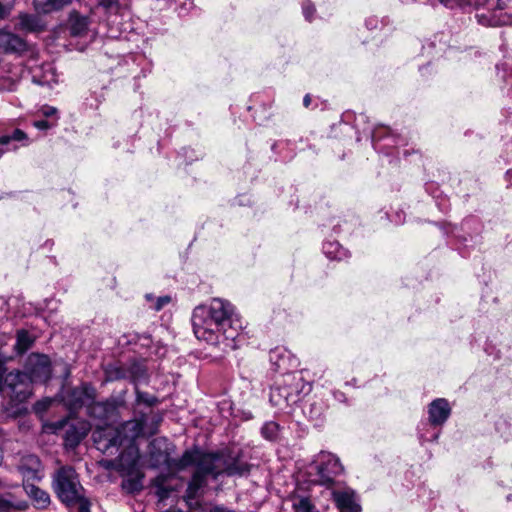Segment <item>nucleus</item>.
Segmentation results:
<instances>
[{"instance_id": "obj_26", "label": "nucleus", "mask_w": 512, "mask_h": 512, "mask_svg": "<svg viewBox=\"0 0 512 512\" xmlns=\"http://www.w3.org/2000/svg\"><path fill=\"white\" fill-rule=\"evenodd\" d=\"M128 372L134 379H141L146 376V367L141 361H132L128 365Z\"/></svg>"}, {"instance_id": "obj_5", "label": "nucleus", "mask_w": 512, "mask_h": 512, "mask_svg": "<svg viewBox=\"0 0 512 512\" xmlns=\"http://www.w3.org/2000/svg\"><path fill=\"white\" fill-rule=\"evenodd\" d=\"M315 470L319 485L331 487L335 484V477L342 474L344 468L338 457L329 452H320L315 460Z\"/></svg>"}, {"instance_id": "obj_19", "label": "nucleus", "mask_w": 512, "mask_h": 512, "mask_svg": "<svg viewBox=\"0 0 512 512\" xmlns=\"http://www.w3.org/2000/svg\"><path fill=\"white\" fill-rule=\"evenodd\" d=\"M87 435L85 427L77 428L70 425L65 432L64 440L65 444L69 447L77 446L81 440Z\"/></svg>"}, {"instance_id": "obj_24", "label": "nucleus", "mask_w": 512, "mask_h": 512, "mask_svg": "<svg viewBox=\"0 0 512 512\" xmlns=\"http://www.w3.org/2000/svg\"><path fill=\"white\" fill-rule=\"evenodd\" d=\"M293 508L297 512H319L309 497H298L293 503Z\"/></svg>"}, {"instance_id": "obj_23", "label": "nucleus", "mask_w": 512, "mask_h": 512, "mask_svg": "<svg viewBox=\"0 0 512 512\" xmlns=\"http://www.w3.org/2000/svg\"><path fill=\"white\" fill-rule=\"evenodd\" d=\"M33 338L27 331H19L17 333V340L15 344V349L19 354L26 352L33 344Z\"/></svg>"}, {"instance_id": "obj_43", "label": "nucleus", "mask_w": 512, "mask_h": 512, "mask_svg": "<svg viewBox=\"0 0 512 512\" xmlns=\"http://www.w3.org/2000/svg\"><path fill=\"white\" fill-rule=\"evenodd\" d=\"M443 5L448 6L450 0H439Z\"/></svg>"}, {"instance_id": "obj_39", "label": "nucleus", "mask_w": 512, "mask_h": 512, "mask_svg": "<svg viewBox=\"0 0 512 512\" xmlns=\"http://www.w3.org/2000/svg\"><path fill=\"white\" fill-rule=\"evenodd\" d=\"M212 512H234V511L224 508V507H215Z\"/></svg>"}, {"instance_id": "obj_37", "label": "nucleus", "mask_w": 512, "mask_h": 512, "mask_svg": "<svg viewBox=\"0 0 512 512\" xmlns=\"http://www.w3.org/2000/svg\"><path fill=\"white\" fill-rule=\"evenodd\" d=\"M107 407H108V404H106V403H96V404L93 406V410L106 411V410H107Z\"/></svg>"}, {"instance_id": "obj_9", "label": "nucleus", "mask_w": 512, "mask_h": 512, "mask_svg": "<svg viewBox=\"0 0 512 512\" xmlns=\"http://www.w3.org/2000/svg\"><path fill=\"white\" fill-rule=\"evenodd\" d=\"M96 390L88 383L75 387L68 395V403L72 409H78L88 405L95 400Z\"/></svg>"}, {"instance_id": "obj_17", "label": "nucleus", "mask_w": 512, "mask_h": 512, "mask_svg": "<svg viewBox=\"0 0 512 512\" xmlns=\"http://www.w3.org/2000/svg\"><path fill=\"white\" fill-rule=\"evenodd\" d=\"M70 32L73 36H82L88 29V18L77 12L70 14L69 18Z\"/></svg>"}, {"instance_id": "obj_6", "label": "nucleus", "mask_w": 512, "mask_h": 512, "mask_svg": "<svg viewBox=\"0 0 512 512\" xmlns=\"http://www.w3.org/2000/svg\"><path fill=\"white\" fill-rule=\"evenodd\" d=\"M52 373L51 362L48 356L44 354L32 353L28 356L25 363V371L21 372L24 376L23 383L26 384L31 391L29 379L31 382H47Z\"/></svg>"}, {"instance_id": "obj_20", "label": "nucleus", "mask_w": 512, "mask_h": 512, "mask_svg": "<svg viewBox=\"0 0 512 512\" xmlns=\"http://www.w3.org/2000/svg\"><path fill=\"white\" fill-rule=\"evenodd\" d=\"M126 479L122 481V488L128 493L138 492L142 489L143 474L137 470L134 475H124Z\"/></svg>"}, {"instance_id": "obj_42", "label": "nucleus", "mask_w": 512, "mask_h": 512, "mask_svg": "<svg viewBox=\"0 0 512 512\" xmlns=\"http://www.w3.org/2000/svg\"><path fill=\"white\" fill-rule=\"evenodd\" d=\"M126 375L124 372L121 371V369H116V374H115V377L116 378H124Z\"/></svg>"}, {"instance_id": "obj_31", "label": "nucleus", "mask_w": 512, "mask_h": 512, "mask_svg": "<svg viewBox=\"0 0 512 512\" xmlns=\"http://www.w3.org/2000/svg\"><path fill=\"white\" fill-rule=\"evenodd\" d=\"M169 461L168 453H160L155 456L154 453H151V462L154 467H158L161 464H167Z\"/></svg>"}, {"instance_id": "obj_16", "label": "nucleus", "mask_w": 512, "mask_h": 512, "mask_svg": "<svg viewBox=\"0 0 512 512\" xmlns=\"http://www.w3.org/2000/svg\"><path fill=\"white\" fill-rule=\"evenodd\" d=\"M71 0H34L33 4L37 12L39 13H51L62 9L68 5Z\"/></svg>"}, {"instance_id": "obj_28", "label": "nucleus", "mask_w": 512, "mask_h": 512, "mask_svg": "<svg viewBox=\"0 0 512 512\" xmlns=\"http://www.w3.org/2000/svg\"><path fill=\"white\" fill-rule=\"evenodd\" d=\"M27 138V135L20 129L13 131L11 135H3L0 137V145L4 146L9 144L12 140L22 141Z\"/></svg>"}, {"instance_id": "obj_7", "label": "nucleus", "mask_w": 512, "mask_h": 512, "mask_svg": "<svg viewBox=\"0 0 512 512\" xmlns=\"http://www.w3.org/2000/svg\"><path fill=\"white\" fill-rule=\"evenodd\" d=\"M5 367L0 363V391L16 402H24L31 396L28 386L23 383L21 372H10L6 375Z\"/></svg>"}, {"instance_id": "obj_38", "label": "nucleus", "mask_w": 512, "mask_h": 512, "mask_svg": "<svg viewBox=\"0 0 512 512\" xmlns=\"http://www.w3.org/2000/svg\"><path fill=\"white\" fill-rule=\"evenodd\" d=\"M56 113V109L53 108V107H48L47 109L44 110V115L45 116H51L53 114Z\"/></svg>"}, {"instance_id": "obj_25", "label": "nucleus", "mask_w": 512, "mask_h": 512, "mask_svg": "<svg viewBox=\"0 0 512 512\" xmlns=\"http://www.w3.org/2000/svg\"><path fill=\"white\" fill-rule=\"evenodd\" d=\"M279 432V425L274 421L266 422L261 428L262 436L270 441L277 438Z\"/></svg>"}, {"instance_id": "obj_22", "label": "nucleus", "mask_w": 512, "mask_h": 512, "mask_svg": "<svg viewBox=\"0 0 512 512\" xmlns=\"http://www.w3.org/2000/svg\"><path fill=\"white\" fill-rule=\"evenodd\" d=\"M43 69L45 70V74L41 77H39L37 74L33 75V82L38 85H51L52 83H57L56 75L53 70V67L51 64H46L43 66Z\"/></svg>"}, {"instance_id": "obj_33", "label": "nucleus", "mask_w": 512, "mask_h": 512, "mask_svg": "<svg viewBox=\"0 0 512 512\" xmlns=\"http://www.w3.org/2000/svg\"><path fill=\"white\" fill-rule=\"evenodd\" d=\"M78 504V512H90L89 502L81 495L80 500L74 502L72 505Z\"/></svg>"}, {"instance_id": "obj_30", "label": "nucleus", "mask_w": 512, "mask_h": 512, "mask_svg": "<svg viewBox=\"0 0 512 512\" xmlns=\"http://www.w3.org/2000/svg\"><path fill=\"white\" fill-rule=\"evenodd\" d=\"M302 10H303V14H304L305 18L308 21H311L314 13L316 11L313 3L309 0L304 1L302 4Z\"/></svg>"}, {"instance_id": "obj_4", "label": "nucleus", "mask_w": 512, "mask_h": 512, "mask_svg": "<svg viewBox=\"0 0 512 512\" xmlns=\"http://www.w3.org/2000/svg\"><path fill=\"white\" fill-rule=\"evenodd\" d=\"M145 417L142 416L140 419L129 420L125 422L120 429H116L113 432H108L105 435L104 443L102 441H98L95 438V442L98 443V449L107 451L111 447H118L124 444L127 441H134L136 438L143 435L144 425H145Z\"/></svg>"}, {"instance_id": "obj_40", "label": "nucleus", "mask_w": 512, "mask_h": 512, "mask_svg": "<svg viewBox=\"0 0 512 512\" xmlns=\"http://www.w3.org/2000/svg\"><path fill=\"white\" fill-rule=\"evenodd\" d=\"M311 103V97L309 94L305 95L304 99H303V104L305 107H308Z\"/></svg>"}, {"instance_id": "obj_41", "label": "nucleus", "mask_w": 512, "mask_h": 512, "mask_svg": "<svg viewBox=\"0 0 512 512\" xmlns=\"http://www.w3.org/2000/svg\"><path fill=\"white\" fill-rule=\"evenodd\" d=\"M7 14L5 7L0 3V20L3 19Z\"/></svg>"}, {"instance_id": "obj_12", "label": "nucleus", "mask_w": 512, "mask_h": 512, "mask_svg": "<svg viewBox=\"0 0 512 512\" xmlns=\"http://www.w3.org/2000/svg\"><path fill=\"white\" fill-rule=\"evenodd\" d=\"M451 408L448 401L444 398L433 400L428 407L429 422L434 425H442L449 418Z\"/></svg>"}, {"instance_id": "obj_2", "label": "nucleus", "mask_w": 512, "mask_h": 512, "mask_svg": "<svg viewBox=\"0 0 512 512\" xmlns=\"http://www.w3.org/2000/svg\"><path fill=\"white\" fill-rule=\"evenodd\" d=\"M189 466L196 467L187 489L190 496H194L205 484L207 475H212L214 478L221 474L242 476L250 471L249 464L241 461L238 456L205 453L199 448L185 451L176 463L177 469L180 470Z\"/></svg>"}, {"instance_id": "obj_27", "label": "nucleus", "mask_w": 512, "mask_h": 512, "mask_svg": "<svg viewBox=\"0 0 512 512\" xmlns=\"http://www.w3.org/2000/svg\"><path fill=\"white\" fill-rule=\"evenodd\" d=\"M136 401L139 404H144L148 407H152L158 403V399L149 393L142 392L136 388Z\"/></svg>"}, {"instance_id": "obj_8", "label": "nucleus", "mask_w": 512, "mask_h": 512, "mask_svg": "<svg viewBox=\"0 0 512 512\" xmlns=\"http://www.w3.org/2000/svg\"><path fill=\"white\" fill-rule=\"evenodd\" d=\"M139 450L134 445H129L128 448L123 451L117 461L116 469L122 475H134L139 469Z\"/></svg>"}, {"instance_id": "obj_11", "label": "nucleus", "mask_w": 512, "mask_h": 512, "mask_svg": "<svg viewBox=\"0 0 512 512\" xmlns=\"http://www.w3.org/2000/svg\"><path fill=\"white\" fill-rule=\"evenodd\" d=\"M332 499L340 512H360V505L357 503L355 493L350 488L332 491Z\"/></svg>"}, {"instance_id": "obj_14", "label": "nucleus", "mask_w": 512, "mask_h": 512, "mask_svg": "<svg viewBox=\"0 0 512 512\" xmlns=\"http://www.w3.org/2000/svg\"><path fill=\"white\" fill-rule=\"evenodd\" d=\"M0 48L5 52H22L26 50V43L19 36L2 30L0 31Z\"/></svg>"}, {"instance_id": "obj_1", "label": "nucleus", "mask_w": 512, "mask_h": 512, "mask_svg": "<svg viewBox=\"0 0 512 512\" xmlns=\"http://www.w3.org/2000/svg\"><path fill=\"white\" fill-rule=\"evenodd\" d=\"M233 306L215 298L208 305L197 306L192 314L195 336L210 345H221L236 349L241 335V325L234 319Z\"/></svg>"}, {"instance_id": "obj_3", "label": "nucleus", "mask_w": 512, "mask_h": 512, "mask_svg": "<svg viewBox=\"0 0 512 512\" xmlns=\"http://www.w3.org/2000/svg\"><path fill=\"white\" fill-rule=\"evenodd\" d=\"M52 486L58 498L67 506H72L81 498L82 487L71 466H63L54 473Z\"/></svg>"}, {"instance_id": "obj_29", "label": "nucleus", "mask_w": 512, "mask_h": 512, "mask_svg": "<svg viewBox=\"0 0 512 512\" xmlns=\"http://www.w3.org/2000/svg\"><path fill=\"white\" fill-rule=\"evenodd\" d=\"M52 403V400L50 398H44L39 401H37L34 406L33 410L36 414H42L50 407Z\"/></svg>"}, {"instance_id": "obj_13", "label": "nucleus", "mask_w": 512, "mask_h": 512, "mask_svg": "<svg viewBox=\"0 0 512 512\" xmlns=\"http://www.w3.org/2000/svg\"><path fill=\"white\" fill-rule=\"evenodd\" d=\"M13 487H17V485L7 484L0 480V491ZM28 507L29 505L26 501L17 499L13 494L0 493V512L25 511Z\"/></svg>"}, {"instance_id": "obj_36", "label": "nucleus", "mask_w": 512, "mask_h": 512, "mask_svg": "<svg viewBox=\"0 0 512 512\" xmlns=\"http://www.w3.org/2000/svg\"><path fill=\"white\" fill-rule=\"evenodd\" d=\"M34 126L37 127L40 130H44V129H47L49 127V124H48V122L46 120H40V121H36L34 123Z\"/></svg>"}, {"instance_id": "obj_44", "label": "nucleus", "mask_w": 512, "mask_h": 512, "mask_svg": "<svg viewBox=\"0 0 512 512\" xmlns=\"http://www.w3.org/2000/svg\"><path fill=\"white\" fill-rule=\"evenodd\" d=\"M4 151L0 149V157L3 155Z\"/></svg>"}, {"instance_id": "obj_21", "label": "nucleus", "mask_w": 512, "mask_h": 512, "mask_svg": "<svg viewBox=\"0 0 512 512\" xmlns=\"http://www.w3.org/2000/svg\"><path fill=\"white\" fill-rule=\"evenodd\" d=\"M323 251L329 259L341 260L346 256V251L337 242H326Z\"/></svg>"}, {"instance_id": "obj_32", "label": "nucleus", "mask_w": 512, "mask_h": 512, "mask_svg": "<svg viewBox=\"0 0 512 512\" xmlns=\"http://www.w3.org/2000/svg\"><path fill=\"white\" fill-rule=\"evenodd\" d=\"M171 302V297L168 295L158 297L156 299L155 304L153 305V309L155 311H160L163 307L168 305Z\"/></svg>"}, {"instance_id": "obj_18", "label": "nucleus", "mask_w": 512, "mask_h": 512, "mask_svg": "<svg viewBox=\"0 0 512 512\" xmlns=\"http://www.w3.org/2000/svg\"><path fill=\"white\" fill-rule=\"evenodd\" d=\"M20 29L27 32H39L44 29L42 21L34 15L22 14L19 16Z\"/></svg>"}, {"instance_id": "obj_15", "label": "nucleus", "mask_w": 512, "mask_h": 512, "mask_svg": "<svg viewBox=\"0 0 512 512\" xmlns=\"http://www.w3.org/2000/svg\"><path fill=\"white\" fill-rule=\"evenodd\" d=\"M23 487L28 497L32 500L35 508L46 509L50 505V495L46 491L34 484L24 483Z\"/></svg>"}, {"instance_id": "obj_35", "label": "nucleus", "mask_w": 512, "mask_h": 512, "mask_svg": "<svg viewBox=\"0 0 512 512\" xmlns=\"http://www.w3.org/2000/svg\"><path fill=\"white\" fill-rule=\"evenodd\" d=\"M67 425V420L63 419L60 421H57L55 423H52L48 426V428L53 432L57 433L59 430L63 429Z\"/></svg>"}, {"instance_id": "obj_34", "label": "nucleus", "mask_w": 512, "mask_h": 512, "mask_svg": "<svg viewBox=\"0 0 512 512\" xmlns=\"http://www.w3.org/2000/svg\"><path fill=\"white\" fill-rule=\"evenodd\" d=\"M170 492H171V490H170V489H168V488H166V487H164V486H159V487L157 488L156 494H157V496H158L159 500H160V501H163V500H165L166 498H168V497H169Z\"/></svg>"}, {"instance_id": "obj_10", "label": "nucleus", "mask_w": 512, "mask_h": 512, "mask_svg": "<svg viewBox=\"0 0 512 512\" xmlns=\"http://www.w3.org/2000/svg\"><path fill=\"white\" fill-rule=\"evenodd\" d=\"M18 471L21 473L24 482L40 480L42 477L41 461L36 455H25L21 458Z\"/></svg>"}]
</instances>
